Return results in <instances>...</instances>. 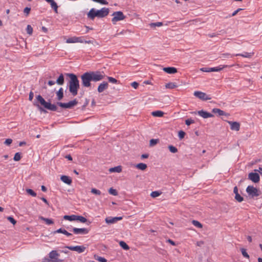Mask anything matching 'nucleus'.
Masks as SVG:
<instances>
[{"label":"nucleus","mask_w":262,"mask_h":262,"mask_svg":"<svg viewBox=\"0 0 262 262\" xmlns=\"http://www.w3.org/2000/svg\"><path fill=\"white\" fill-rule=\"evenodd\" d=\"M67 75L70 77L69 90L70 92L75 96L77 94L78 89L79 88V81L75 75L74 74H68Z\"/></svg>","instance_id":"1"},{"label":"nucleus","mask_w":262,"mask_h":262,"mask_svg":"<svg viewBox=\"0 0 262 262\" xmlns=\"http://www.w3.org/2000/svg\"><path fill=\"white\" fill-rule=\"evenodd\" d=\"M109 9L107 8H102L100 10H96L92 8L88 14V17L93 19L95 17H103L108 15Z\"/></svg>","instance_id":"2"},{"label":"nucleus","mask_w":262,"mask_h":262,"mask_svg":"<svg viewBox=\"0 0 262 262\" xmlns=\"http://www.w3.org/2000/svg\"><path fill=\"white\" fill-rule=\"evenodd\" d=\"M82 84L84 87H90L91 85V81H92L89 72L84 73L81 76Z\"/></svg>","instance_id":"3"},{"label":"nucleus","mask_w":262,"mask_h":262,"mask_svg":"<svg viewBox=\"0 0 262 262\" xmlns=\"http://www.w3.org/2000/svg\"><path fill=\"white\" fill-rule=\"evenodd\" d=\"M89 73L91 76L92 80L95 82L103 79L105 76L103 72L99 71L90 72Z\"/></svg>","instance_id":"4"},{"label":"nucleus","mask_w":262,"mask_h":262,"mask_svg":"<svg viewBox=\"0 0 262 262\" xmlns=\"http://www.w3.org/2000/svg\"><path fill=\"white\" fill-rule=\"evenodd\" d=\"M112 16H113L112 21L113 24L120 20H122L125 19V16L121 11H117L113 13Z\"/></svg>","instance_id":"5"},{"label":"nucleus","mask_w":262,"mask_h":262,"mask_svg":"<svg viewBox=\"0 0 262 262\" xmlns=\"http://www.w3.org/2000/svg\"><path fill=\"white\" fill-rule=\"evenodd\" d=\"M193 94L194 96L202 100L205 101L211 99V97L209 95L201 91H195Z\"/></svg>","instance_id":"6"},{"label":"nucleus","mask_w":262,"mask_h":262,"mask_svg":"<svg viewBox=\"0 0 262 262\" xmlns=\"http://www.w3.org/2000/svg\"><path fill=\"white\" fill-rule=\"evenodd\" d=\"M246 191L252 197L257 196L259 195L257 189L252 186H248L246 188Z\"/></svg>","instance_id":"7"},{"label":"nucleus","mask_w":262,"mask_h":262,"mask_svg":"<svg viewBox=\"0 0 262 262\" xmlns=\"http://www.w3.org/2000/svg\"><path fill=\"white\" fill-rule=\"evenodd\" d=\"M59 254L56 250H52L49 254V257L53 262H62V260L58 258Z\"/></svg>","instance_id":"8"},{"label":"nucleus","mask_w":262,"mask_h":262,"mask_svg":"<svg viewBox=\"0 0 262 262\" xmlns=\"http://www.w3.org/2000/svg\"><path fill=\"white\" fill-rule=\"evenodd\" d=\"M66 43H84V37H70L66 40Z\"/></svg>","instance_id":"9"},{"label":"nucleus","mask_w":262,"mask_h":262,"mask_svg":"<svg viewBox=\"0 0 262 262\" xmlns=\"http://www.w3.org/2000/svg\"><path fill=\"white\" fill-rule=\"evenodd\" d=\"M77 101L76 100L71 101L68 103L58 102L57 104L62 108H70L76 105Z\"/></svg>","instance_id":"10"},{"label":"nucleus","mask_w":262,"mask_h":262,"mask_svg":"<svg viewBox=\"0 0 262 262\" xmlns=\"http://www.w3.org/2000/svg\"><path fill=\"white\" fill-rule=\"evenodd\" d=\"M66 248L70 250L76 251L79 253L83 252L86 249V247L84 246H66Z\"/></svg>","instance_id":"11"},{"label":"nucleus","mask_w":262,"mask_h":262,"mask_svg":"<svg viewBox=\"0 0 262 262\" xmlns=\"http://www.w3.org/2000/svg\"><path fill=\"white\" fill-rule=\"evenodd\" d=\"M248 178L254 183H257L259 181V176L256 172H251L248 175Z\"/></svg>","instance_id":"12"},{"label":"nucleus","mask_w":262,"mask_h":262,"mask_svg":"<svg viewBox=\"0 0 262 262\" xmlns=\"http://www.w3.org/2000/svg\"><path fill=\"white\" fill-rule=\"evenodd\" d=\"M122 219V217H107L105 218V221L107 224H112L116 223L117 222L120 221Z\"/></svg>","instance_id":"13"},{"label":"nucleus","mask_w":262,"mask_h":262,"mask_svg":"<svg viewBox=\"0 0 262 262\" xmlns=\"http://www.w3.org/2000/svg\"><path fill=\"white\" fill-rule=\"evenodd\" d=\"M73 231L76 234H86L88 233L89 230L86 228H74Z\"/></svg>","instance_id":"14"},{"label":"nucleus","mask_w":262,"mask_h":262,"mask_svg":"<svg viewBox=\"0 0 262 262\" xmlns=\"http://www.w3.org/2000/svg\"><path fill=\"white\" fill-rule=\"evenodd\" d=\"M196 113L200 116L202 117V118H203L204 119L213 117V115L212 114L208 113L207 112H206L205 111H203V110L199 111Z\"/></svg>","instance_id":"15"},{"label":"nucleus","mask_w":262,"mask_h":262,"mask_svg":"<svg viewBox=\"0 0 262 262\" xmlns=\"http://www.w3.org/2000/svg\"><path fill=\"white\" fill-rule=\"evenodd\" d=\"M108 87V83L107 82H103L99 85L98 88V91L99 93H102L104 90H106Z\"/></svg>","instance_id":"16"},{"label":"nucleus","mask_w":262,"mask_h":262,"mask_svg":"<svg viewBox=\"0 0 262 262\" xmlns=\"http://www.w3.org/2000/svg\"><path fill=\"white\" fill-rule=\"evenodd\" d=\"M228 123L230 125V127L232 130L238 131L239 129L240 125L238 122L228 121Z\"/></svg>","instance_id":"17"},{"label":"nucleus","mask_w":262,"mask_h":262,"mask_svg":"<svg viewBox=\"0 0 262 262\" xmlns=\"http://www.w3.org/2000/svg\"><path fill=\"white\" fill-rule=\"evenodd\" d=\"M47 3H49L51 8L54 10L55 13H58V6L54 0H45Z\"/></svg>","instance_id":"18"},{"label":"nucleus","mask_w":262,"mask_h":262,"mask_svg":"<svg viewBox=\"0 0 262 262\" xmlns=\"http://www.w3.org/2000/svg\"><path fill=\"white\" fill-rule=\"evenodd\" d=\"M37 100L39 101L40 104L43 105L45 108L48 107V105L49 102H46L45 99L40 96L38 95L36 97Z\"/></svg>","instance_id":"19"},{"label":"nucleus","mask_w":262,"mask_h":262,"mask_svg":"<svg viewBox=\"0 0 262 262\" xmlns=\"http://www.w3.org/2000/svg\"><path fill=\"white\" fill-rule=\"evenodd\" d=\"M163 71L168 74H174L177 72V69L173 67H166L163 69Z\"/></svg>","instance_id":"20"},{"label":"nucleus","mask_w":262,"mask_h":262,"mask_svg":"<svg viewBox=\"0 0 262 262\" xmlns=\"http://www.w3.org/2000/svg\"><path fill=\"white\" fill-rule=\"evenodd\" d=\"M61 180L64 183L70 185L72 183L71 179L67 176H62L60 178Z\"/></svg>","instance_id":"21"},{"label":"nucleus","mask_w":262,"mask_h":262,"mask_svg":"<svg viewBox=\"0 0 262 262\" xmlns=\"http://www.w3.org/2000/svg\"><path fill=\"white\" fill-rule=\"evenodd\" d=\"M54 234L55 233H62L66 235H67V236H70L71 235H72V234L68 232L67 230H66L65 229H62V228H60L55 231H54L53 232Z\"/></svg>","instance_id":"22"},{"label":"nucleus","mask_w":262,"mask_h":262,"mask_svg":"<svg viewBox=\"0 0 262 262\" xmlns=\"http://www.w3.org/2000/svg\"><path fill=\"white\" fill-rule=\"evenodd\" d=\"M122 171V167L121 166H118L116 167H112L110 168L109 171L110 172H120Z\"/></svg>","instance_id":"23"},{"label":"nucleus","mask_w":262,"mask_h":262,"mask_svg":"<svg viewBox=\"0 0 262 262\" xmlns=\"http://www.w3.org/2000/svg\"><path fill=\"white\" fill-rule=\"evenodd\" d=\"M135 167L140 170H144L146 169L147 166L146 164L140 163L136 165Z\"/></svg>","instance_id":"24"},{"label":"nucleus","mask_w":262,"mask_h":262,"mask_svg":"<svg viewBox=\"0 0 262 262\" xmlns=\"http://www.w3.org/2000/svg\"><path fill=\"white\" fill-rule=\"evenodd\" d=\"M164 114V112H163L162 111H156L152 112L151 113V115L153 116L157 117H161L163 116Z\"/></svg>","instance_id":"25"},{"label":"nucleus","mask_w":262,"mask_h":262,"mask_svg":"<svg viewBox=\"0 0 262 262\" xmlns=\"http://www.w3.org/2000/svg\"><path fill=\"white\" fill-rule=\"evenodd\" d=\"M63 219L66 220H68L69 221H74L76 220V215H66L63 216Z\"/></svg>","instance_id":"26"},{"label":"nucleus","mask_w":262,"mask_h":262,"mask_svg":"<svg viewBox=\"0 0 262 262\" xmlns=\"http://www.w3.org/2000/svg\"><path fill=\"white\" fill-rule=\"evenodd\" d=\"M227 67V66H220L219 67L211 68V72H219Z\"/></svg>","instance_id":"27"},{"label":"nucleus","mask_w":262,"mask_h":262,"mask_svg":"<svg viewBox=\"0 0 262 262\" xmlns=\"http://www.w3.org/2000/svg\"><path fill=\"white\" fill-rule=\"evenodd\" d=\"M253 55V53H248V52H245L243 54H235V56H241L244 57L246 58H250L252 57V56Z\"/></svg>","instance_id":"28"},{"label":"nucleus","mask_w":262,"mask_h":262,"mask_svg":"<svg viewBox=\"0 0 262 262\" xmlns=\"http://www.w3.org/2000/svg\"><path fill=\"white\" fill-rule=\"evenodd\" d=\"M212 111L214 113L218 114V115L219 116H223L225 114V112H224L223 111H222L219 108H214L212 110Z\"/></svg>","instance_id":"29"},{"label":"nucleus","mask_w":262,"mask_h":262,"mask_svg":"<svg viewBox=\"0 0 262 262\" xmlns=\"http://www.w3.org/2000/svg\"><path fill=\"white\" fill-rule=\"evenodd\" d=\"M56 83L59 85H62L64 83V77L62 74H61L57 79Z\"/></svg>","instance_id":"30"},{"label":"nucleus","mask_w":262,"mask_h":262,"mask_svg":"<svg viewBox=\"0 0 262 262\" xmlns=\"http://www.w3.org/2000/svg\"><path fill=\"white\" fill-rule=\"evenodd\" d=\"M40 219L45 221L46 222V223L48 225H51L54 223L53 221L50 219L45 218L42 216H40Z\"/></svg>","instance_id":"31"},{"label":"nucleus","mask_w":262,"mask_h":262,"mask_svg":"<svg viewBox=\"0 0 262 262\" xmlns=\"http://www.w3.org/2000/svg\"><path fill=\"white\" fill-rule=\"evenodd\" d=\"M76 221H78L81 223H84L86 222L87 219L82 216L76 215Z\"/></svg>","instance_id":"32"},{"label":"nucleus","mask_w":262,"mask_h":262,"mask_svg":"<svg viewBox=\"0 0 262 262\" xmlns=\"http://www.w3.org/2000/svg\"><path fill=\"white\" fill-rule=\"evenodd\" d=\"M57 96L59 100H61L63 96L62 88H60L57 92Z\"/></svg>","instance_id":"33"},{"label":"nucleus","mask_w":262,"mask_h":262,"mask_svg":"<svg viewBox=\"0 0 262 262\" xmlns=\"http://www.w3.org/2000/svg\"><path fill=\"white\" fill-rule=\"evenodd\" d=\"M119 245L124 250H128L129 249V246L123 241L119 242Z\"/></svg>","instance_id":"34"},{"label":"nucleus","mask_w":262,"mask_h":262,"mask_svg":"<svg viewBox=\"0 0 262 262\" xmlns=\"http://www.w3.org/2000/svg\"><path fill=\"white\" fill-rule=\"evenodd\" d=\"M163 25V23L162 22H157V23H152L149 24L150 27H161Z\"/></svg>","instance_id":"35"},{"label":"nucleus","mask_w":262,"mask_h":262,"mask_svg":"<svg viewBox=\"0 0 262 262\" xmlns=\"http://www.w3.org/2000/svg\"><path fill=\"white\" fill-rule=\"evenodd\" d=\"M176 86H177L176 84L172 82H170V83H167L165 85V87L167 89H174V88H176Z\"/></svg>","instance_id":"36"},{"label":"nucleus","mask_w":262,"mask_h":262,"mask_svg":"<svg viewBox=\"0 0 262 262\" xmlns=\"http://www.w3.org/2000/svg\"><path fill=\"white\" fill-rule=\"evenodd\" d=\"M161 194V192H159L158 191H152L150 193V196L152 198H156V197H158L159 195H160Z\"/></svg>","instance_id":"37"},{"label":"nucleus","mask_w":262,"mask_h":262,"mask_svg":"<svg viewBox=\"0 0 262 262\" xmlns=\"http://www.w3.org/2000/svg\"><path fill=\"white\" fill-rule=\"evenodd\" d=\"M192 223L194 226L198 228H201L202 227V225L197 221L193 220Z\"/></svg>","instance_id":"38"},{"label":"nucleus","mask_w":262,"mask_h":262,"mask_svg":"<svg viewBox=\"0 0 262 262\" xmlns=\"http://www.w3.org/2000/svg\"><path fill=\"white\" fill-rule=\"evenodd\" d=\"M47 108L51 111H56L57 109V107L55 105L52 104L50 103H49Z\"/></svg>","instance_id":"39"},{"label":"nucleus","mask_w":262,"mask_h":262,"mask_svg":"<svg viewBox=\"0 0 262 262\" xmlns=\"http://www.w3.org/2000/svg\"><path fill=\"white\" fill-rule=\"evenodd\" d=\"M241 251L242 255H243L244 257H246L247 258H249V255H248V254L246 252V250L245 249L241 248Z\"/></svg>","instance_id":"40"},{"label":"nucleus","mask_w":262,"mask_h":262,"mask_svg":"<svg viewBox=\"0 0 262 262\" xmlns=\"http://www.w3.org/2000/svg\"><path fill=\"white\" fill-rule=\"evenodd\" d=\"M168 148L170 151L172 153H176L178 151L177 148L172 145H169L168 146Z\"/></svg>","instance_id":"41"},{"label":"nucleus","mask_w":262,"mask_h":262,"mask_svg":"<svg viewBox=\"0 0 262 262\" xmlns=\"http://www.w3.org/2000/svg\"><path fill=\"white\" fill-rule=\"evenodd\" d=\"M27 32L29 35H32L33 33V28L31 25H28L27 27Z\"/></svg>","instance_id":"42"},{"label":"nucleus","mask_w":262,"mask_h":262,"mask_svg":"<svg viewBox=\"0 0 262 262\" xmlns=\"http://www.w3.org/2000/svg\"><path fill=\"white\" fill-rule=\"evenodd\" d=\"M27 192L32 196H36V193L31 189H27L26 190Z\"/></svg>","instance_id":"43"},{"label":"nucleus","mask_w":262,"mask_h":262,"mask_svg":"<svg viewBox=\"0 0 262 262\" xmlns=\"http://www.w3.org/2000/svg\"><path fill=\"white\" fill-rule=\"evenodd\" d=\"M108 192L113 195H117L118 194V193H117V191H116V189H114L112 188H111L109 190H108Z\"/></svg>","instance_id":"44"},{"label":"nucleus","mask_w":262,"mask_h":262,"mask_svg":"<svg viewBox=\"0 0 262 262\" xmlns=\"http://www.w3.org/2000/svg\"><path fill=\"white\" fill-rule=\"evenodd\" d=\"M21 158L20 154L19 152H17L15 154L14 157V160L15 161H18Z\"/></svg>","instance_id":"45"},{"label":"nucleus","mask_w":262,"mask_h":262,"mask_svg":"<svg viewBox=\"0 0 262 262\" xmlns=\"http://www.w3.org/2000/svg\"><path fill=\"white\" fill-rule=\"evenodd\" d=\"M235 199L238 202H242L243 201V198L242 196H241L239 193L238 194H236L235 195Z\"/></svg>","instance_id":"46"},{"label":"nucleus","mask_w":262,"mask_h":262,"mask_svg":"<svg viewBox=\"0 0 262 262\" xmlns=\"http://www.w3.org/2000/svg\"><path fill=\"white\" fill-rule=\"evenodd\" d=\"M94 2L100 3L102 5H107L108 2L105 0H92Z\"/></svg>","instance_id":"47"},{"label":"nucleus","mask_w":262,"mask_h":262,"mask_svg":"<svg viewBox=\"0 0 262 262\" xmlns=\"http://www.w3.org/2000/svg\"><path fill=\"white\" fill-rule=\"evenodd\" d=\"M91 192L97 195L101 194V191L95 188H92L91 189Z\"/></svg>","instance_id":"48"},{"label":"nucleus","mask_w":262,"mask_h":262,"mask_svg":"<svg viewBox=\"0 0 262 262\" xmlns=\"http://www.w3.org/2000/svg\"><path fill=\"white\" fill-rule=\"evenodd\" d=\"M211 68H202L200 69V70L204 72H211Z\"/></svg>","instance_id":"49"},{"label":"nucleus","mask_w":262,"mask_h":262,"mask_svg":"<svg viewBox=\"0 0 262 262\" xmlns=\"http://www.w3.org/2000/svg\"><path fill=\"white\" fill-rule=\"evenodd\" d=\"M107 79H108L109 82H110L111 83H116L117 82V80L115 78H114L113 77H108Z\"/></svg>","instance_id":"50"},{"label":"nucleus","mask_w":262,"mask_h":262,"mask_svg":"<svg viewBox=\"0 0 262 262\" xmlns=\"http://www.w3.org/2000/svg\"><path fill=\"white\" fill-rule=\"evenodd\" d=\"M7 219L13 225H15L16 223V221L11 216H8Z\"/></svg>","instance_id":"51"},{"label":"nucleus","mask_w":262,"mask_h":262,"mask_svg":"<svg viewBox=\"0 0 262 262\" xmlns=\"http://www.w3.org/2000/svg\"><path fill=\"white\" fill-rule=\"evenodd\" d=\"M194 122V120L191 119H187L185 121V123L187 125H190L191 124L193 123Z\"/></svg>","instance_id":"52"},{"label":"nucleus","mask_w":262,"mask_h":262,"mask_svg":"<svg viewBox=\"0 0 262 262\" xmlns=\"http://www.w3.org/2000/svg\"><path fill=\"white\" fill-rule=\"evenodd\" d=\"M158 140L157 139H151L150 140V145L154 146L158 143Z\"/></svg>","instance_id":"53"},{"label":"nucleus","mask_w":262,"mask_h":262,"mask_svg":"<svg viewBox=\"0 0 262 262\" xmlns=\"http://www.w3.org/2000/svg\"><path fill=\"white\" fill-rule=\"evenodd\" d=\"M96 259L100 262H107L106 259L102 257L98 256Z\"/></svg>","instance_id":"54"},{"label":"nucleus","mask_w":262,"mask_h":262,"mask_svg":"<svg viewBox=\"0 0 262 262\" xmlns=\"http://www.w3.org/2000/svg\"><path fill=\"white\" fill-rule=\"evenodd\" d=\"M31 8L29 7H26L24 10V12L27 16L30 12Z\"/></svg>","instance_id":"55"},{"label":"nucleus","mask_w":262,"mask_h":262,"mask_svg":"<svg viewBox=\"0 0 262 262\" xmlns=\"http://www.w3.org/2000/svg\"><path fill=\"white\" fill-rule=\"evenodd\" d=\"M12 142V140L11 139H7L5 141V144L7 145H10Z\"/></svg>","instance_id":"56"},{"label":"nucleus","mask_w":262,"mask_h":262,"mask_svg":"<svg viewBox=\"0 0 262 262\" xmlns=\"http://www.w3.org/2000/svg\"><path fill=\"white\" fill-rule=\"evenodd\" d=\"M223 56V57L224 58H230V57H233V56H235V55H231L230 54H228V53H226V54H223L222 55Z\"/></svg>","instance_id":"57"},{"label":"nucleus","mask_w":262,"mask_h":262,"mask_svg":"<svg viewBox=\"0 0 262 262\" xmlns=\"http://www.w3.org/2000/svg\"><path fill=\"white\" fill-rule=\"evenodd\" d=\"M131 85L132 87H133L134 89H136L139 86V84L137 82H133L131 83Z\"/></svg>","instance_id":"58"},{"label":"nucleus","mask_w":262,"mask_h":262,"mask_svg":"<svg viewBox=\"0 0 262 262\" xmlns=\"http://www.w3.org/2000/svg\"><path fill=\"white\" fill-rule=\"evenodd\" d=\"M185 134L183 131H180L179 132V137L180 139H182L184 137Z\"/></svg>","instance_id":"59"},{"label":"nucleus","mask_w":262,"mask_h":262,"mask_svg":"<svg viewBox=\"0 0 262 262\" xmlns=\"http://www.w3.org/2000/svg\"><path fill=\"white\" fill-rule=\"evenodd\" d=\"M42 262H53V261L49 257V258H44L43 259Z\"/></svg>","instance_id":"60"},{"label":"nucleus","mask_w":262,"mask_h":262,"mask_svg":"<svg viewBox=\"0 0 262 262\" xmlns=\"http://www.w3.org/2000/svg\"><path fill=\"white\" fill-rule=\"evenodd\" d=\"M33 96H34V94L32 92H31L29 94V100L30 101H32L33 98Z\"/></svg>","instance_id":"61"},{"label":"nucleus","mask_w":262,"mask_h":262,"mask_svg":"<svg viewBox=\"0 0 262 262\" xmlns=\"http://www.w3.org/2000/svg\"><path fill=\"white\" fill-rule=\"evenodd\" d=\"M242 10V9H241V8H238V9H237L236 10H235V11L232 13V16H235V15H236V14H237V13L239 11H240L241 10Z\"/></svg>","instance_id":"62"},{"label":"nucleus","mask_w":262,"mask_h":262,"mask_svg":"<svg viewBox=\"0 0 262 262\" xmlns=\"http://www.w3.org/2000/svg\"><path fill=\"white\" fill-rule=\"evenodd\" d=\"M84 42L86 43H94V40H86L84 39Z\"/></svg>","instance_id":"63"},{"label":"nucleus","mask_w":262,"mask_h":262,"mask_svg":"<svg viewBox=\"0 0 262 262\" xmlns=\"http://www.w3.org/2000/svg\"><path fill=\"white\" fill-rule=\"evenodd\" d=\"M167 242L169 243H170V244H171L173 246H174L176 244H175V243L172 241L171 239H168Z\"/></svg>","instance_id":"64"}]
</instances>
